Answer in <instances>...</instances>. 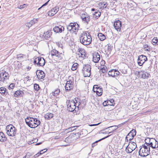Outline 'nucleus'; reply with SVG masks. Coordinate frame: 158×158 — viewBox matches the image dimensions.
I'll use <instances>...</instances> for the list:
<instances>
[{
	"instance_id": "60",
	"label": "nucleus",
	"mask_w": 158,
	"mask_h": 158,
	"mask_svg": "<svg viewBox=\"0 0 158 158\" xmlns=\"http://www.w3.org/2000/svg\"><path fill=\"white\" fill-rule=\"evenodd\" d=\"M2 97L0 96V102L2 101Z\"/></svg>"
},
{
	"instance_id": "24",
	"label": "nucleus",
	"mask_w": 158,
	"mask_h": 158,
	"mask_svg": "<svg viewBox=\"0 0 158 158\" xmlns=\"http://www.w3.org/2000/svg\"><path fill=\"white\" fill-rule=\"evenodd\" d=\"M52 32L51 31H48L46 32H44L42 35V37L44 39H47L50 37L51 35H52Z\"/></svg>"
},
{
	"instance_id": "16",
	"label": "nucleus",
	"mask_w": 158,
	"mask_h": 158,
	"mask_svg": "<svg viewBox=\"0 0 158 158\" xmlns=\"http://www.w3.org/2000/svg\"><path fill=\"white\" fill-rule=\"evenodd\" d=\"M59 10V8L58 7H55L48 12V15L50 16H52L56 14Z\"/></svg>"
},
{
	"instance_id": "39",
	"label": "nucleus",
	"mask_w": 158,
	"mask_h": 158,
	"mask_svg": "<svg viewBox=\"0 0 158 158\" xmlns=\"http://www.w3.org/2000/svg\"><path fill=\"white\" fill-rule=\"evenodd\" d=\"M134 136H133L131 134V133H129L126 136L127 139H129V141H131L132 140Z\"/></svg>"
},
{
	"instance_id": "13",
	"label": "nucleus",
	"mask_w": 158,
	"mask_h": 158,
	"mask_svg": "<svg viewBox=\"0 0 158 158\" xmlns=\"http://www.w3.org/2000/svg\"><path fill=\"white\" fill-rule=\"evenodd\" d=\"M147 60L146 56L143 55L139 56L138 59V64L140 66H142Z\"/></svg>"
},
{
	"instance_id": "20",
	"label": "nucleus",
	"mask_w": 158,
	"mask_h": 158,
	"mask_svg": "<svg viewBox=\"0 0 158 158\" xmlns=\"http://www.w3.org/2000/svg\"><path fill=\"white\" fill-rule=\"evenodd\" d=\"M81 18L82 21H85L87 24L88 23L90 20V17L89 16L86 14H84V15L81 17Z\"/></svg>"
},
{
	"instance_id": "45",
	"label": "nucleus",
	"mask_w": 158,
	"mask_h": 158,
	"mask_svg": "<svg viewBox=\"0 0 158 158\" xmlns=\"http://www.w3.org/2000/svg\"><path fill=\"white\" fill-rule=\"evenodd\" d=\"M50 1V0H48L47 2H46L43 5L41 6V7H40V8H39L38 10H40V9L42 8L44 6H46V5H47L48 4V2H49V1Z\"/></svg>"
},
{
	"instance_id": "33",
	"label": "nucleus",
	"mask_w": 158,
	"mask_h": 158,
	"mask_svg": "<svg viewBox=\"0 0 158 158\" xmlns=\"http://www.w3.org/2000/svg\"><path fill=\"white\" fill-rule=\"evenodd\" d=\"M114 70H111L108 72V74L109 76L114 77H115Z\"/></svg>"
},
{
	"instance_id": "18",
	"label": "nucleus",
	"mask_w": 158,
	"mask_h": 158,
	"mask_svg": "<svg viewBox=\"0 0 158 158\" xmlns=\"http://www.w3.org/2000/svg\"><path fill=\"white\" fill-rule=\"evenodd\" d=\"M36 74L39 79L44 78L45 76V74L42 70H37L36 72Z\"/></svg>"
},
{
	"instance_id": "64",
	"label": "nucleus",
	"mask_w": 158,
	"mask_h": 158,
	"mask_svg": "<svg viewBox=\"0 0 158 158\" xmlns=\"http://www.w3.org/2000/svg\"><path fill=\"white\" fill-rule=\"evenodd\" d=\"M31 68H30V67H28L27 69H28V70H29Z\"/></svg>"
},
{
	"instance_id": "57",
	"label": "nucleus",
	"mask_w": 158,
	"mask_h": 158,
	"mask_svg": "<svg viewBox=\"0 0 158 158\" xmlns=\"http://www.w3.org/2000/svg\"><path fill=\"white\" fill-rule=\"evenodd\" d=\"M29 77H27L25 78V79L27 80H28Z\"/></svg>"
},
{
	"instance_id": "26",
	"label": "nucleus",
	"mask_w": 158,
	"mask_h": 158,
	"mask_svg": "<svg viewBox=\"0 0 158 158\" xmlns=\"http://www.w3.org/2000/svg\"><path fill=\"white\" fill-rule=\"evenodd\" d=\"M0 93L3 95H6L7 94L8 92L6 88L1 87L0 88Z\"/></svg>"
},
{
	"instance_id": "4",
	"label": "nucleus",
	"mask_w": 158,
	"mask_h": 158,
	"mask_svg": "<svg viewBox=\"0 0 158 158\" xmlns=\"http://www.w3.org/2000/svg\"><path fill=\"white\" fill-rule=\"evenodd\" d=\"M78 103L76 99L75 100H69L67 101V109L69 111L73 112L74 111H76L77 110L76 108V103Z\"/></svg>"
},
{
	"instance_id": "27",
	"label": "nucleus",
	"mask_w": 158,
	"mask_h": 158,
	"mask_svg": "<svg viewBox=\"0 0 158 158\" xmlns=\"http://www.w3.org/2000/svg\"><path fill=\"white\" fill-rule=\"evenodd\" d=\"M7 138L2 132H0V141L4 142L6 141Z\"/></svg>"
},
{
	"instance_id": "38",
	"label": "nucleus",
	"mask_w": 158,
	"mask_h": 158,
	"mask_svg": "<svg viewBox=\"0 0 158 158\" xmlns=\"http://www.w3.org/2000/svg\"><path fill=\"white\" fill-rule=\"evenodd\" d=\"M60 92V90L59 89H57L52 93V94L54 96H56L58 95Z\"/></svg>"
},
{
	"instance_id": "14",
	"label": "nucleus",
	"mask_w": 158,
	"mask_h": 158,
	"mask_svg": "<svg viewBox=\"0 0 158 158\" xmlns=\"http://www.w3.org/2000/svg\"><path fill=\"white\" fill-rule=\"evenodd\" d=\"M114 26L115 30L117 31H120L121 29V22L119 20H116L114 23Z\"/></svg>"
},
{
	"instance_id": "34",
	"label": "nucleus",
	"mask_w": 158,
	"mask_h": 158,
	"mask_svg": "<svg viewBox=\"0 0 158 158\" xmlns=\"http://www.w3.org/2000/svg\"><path fill=\"white\" fill-rule=\"evenodd\" d=\"M111 128V129H109L111 130L112 131L109 132V134L112 132L114 130L117 129L118 128V127L116 126H111V127H108L107 128H106V129H107V128Z\"/></svg>"
},
{
	"instance_id": "63",
	"label": "nucleus",
	"mask_w": 158,
	"mask_h": 158,
	"mask_svg": "<svg viewBox=\"0 0 158 158\" xmlns=\"http://www.w3.org/2000/svg\"><path fill=\"white\" fill-rule=\"evenodd\" d=\"M95 9H94V8H92L91 9V10L92 11H95Z\"/></svg>"
},
{
	"instance_id": "36",
	"label": "nucleus",
	"mask_w": 158,
	"mask_h": 158,
	"mask_svg": "<svg viewBox=\"0 0 158 158\" xmlns=\"http://www.w3.org/2000/svg\"><path fill=\"white\" fill-rule=\"evenodd\" d=\"M93 15L95 16L96 19H98L101 15V13L100 11H98L94 12Z\"/></svg>"
},
{
	"instance_id": "12",
	"label": "nucleus",
	"mask_w": 158,
	"mask_h": 158,
	"mask_svg": "<svg viewBox=\"0 0 158 158\" xmlns=\"http://www.w3.org/2000/svg\"><path fill=\"white\" fill-rule=\"evenodd\" d=\"M34 62L35 64H37L38 65L43 66L45 64V61L43 58L39 57L36 58Z\"/></svg>"
},
{
	"instance_id": "15",
	"label": "nucleus",
	"mask_w": 158,
	"mask_h": 158,
	"mask_svg": "<svg viewBox=\"0 0 158 158\" xmlns=\"http://www.w3.org/2000/svg\"><path fill=\"white\" fill-rule=\"evenodd\" d=\"M65 87L66 91H69L72 89L73 87L72 81L71 80L67 81Z\"/></svg>"
},
{
	"instance_id": "6",
	"label": "nucleus",
	"mask_w": 158,
	"mask_h": 158,
	"mask_svg": "<svg viewBox=\"0 0 158 158\" xmlns=\"http://www.w3.org/2000/svg\"><path fill=\"white\" fill-rule=\"evenodd\" d=\"M6 131L8 135L9 136H13L16 133L15 127L11 124L6 127Z\"/></svg>"
},
{
	"instance_id": "61",
	"label": "nucleus",
	"mask_w": 158,
	"mask_h": 158,
	"mask_svg": "<svg viewBox=\"0 0 158 158\" xmlns=\"http://www.w3.org/2000/svg\"><path fill=\"white\" fill-rule=\"evenodd\" d=\"M144 48H148V45H145L144 46Z\"/></svg>"
},
{
	"instance_id": "52",
	"label": "nucleus",
	"mask_w": 158,
	"mask_h": 158,
	"mask_svg": "<svg viewBox=\"0 0 158 158\" xmlns=\"http://www.w3.org/2000/svg\"><path fill=\"white\" fill-rule=\"evenodd\" d=\"M108 103V102H107L106 101H105L103 103V105L105 106H107L108 105H110H110H109V104H107V103Z\"/></svg>"
},
{
	"instance_id": "22",
	"label": "nucleus",
	"mask_w": 158,
	"mask_h": 158,
	"mask_svg": "<svg viewBox=\"0 0 158 158\" xmlns=\"http://www.w3.org/2000/svg\"><path fill=\"white\" fill-rule=\"evenodd\" d=\"M38 19H34L30 21L29 22L26 23L25 25L28 28L31 27L32 25L36 23L38 20Z\"/></svg>"
},
{
	"instance_id": "54",
	"label": "nucleus",
	"mask_w": 158,
	"mask_h": 158,
	"mask_svg": "<svg viewBox=\"0 0 158 158\" xmlns=\"http://www.w3.org/2000/svg\"><path fill=\"white\" fill-rule=\"evenodd\" d=\"M100 123H98V124H90V125H89L90 126H97Z\"/></svg>"
},
{
	"instance_id": "41",
	"label": "nucleus",
	"mask_w": 158,
	"mask_h": 158,
	"mask_svg": "<svg viewBox=\"0 0 158 158\" xmlns=\"http://www.w3.org/2000/svg\"><path fill=\"white\" fill-rule=\"evenodd\" d=\"M129 133H131L132 135L134 136L136 135V132L135 130L133 129Z\"/></svg>"
},
{
	"instance_id": "3",
	"label": "nucleus",
	"mask_w": 158,
	"mask_h": 158,
	"mask_svg": "<svg viewBox=\"0 0 158 158\" xmlns=\"http://www.w3.org/2000/svg\"><path fill=\"white\" fill-rule=\"evenodd\" d=\"M150 148L146 142L143 145L142 147L140 149L139 152V155L141 156L145 157L148 156L150 154Z\"/></svg>"
},
{
	"instance_id": "21",
	"label": "nucleus",
	"mask_w": 158,
	"mask_h": 158,
	"mask_svg": "<svg viewBox=\"0 0 158 158\" xmlns=\"http://www.w3.org/2000/svg\"><path fill=\"white\" fill-rule=\"evenodd\" d=\"M77 51L79 52L78 54V55H81V57L83 58H85V55L86 52L84 49L79 48L77 49Z\"/></svg>"
},
{
	"instance_id": "2",
	"label": "nucleus",
	"mask_w": 158,
	"mask_h": 158,
	"mask_svg": "<svg viewBox=\"0 0 158 158\" xmlns=\"http://www.w3.org/2000/svg\"><path fill=\"white\" fill-rule=\"evenodd\" d=\"M26 124L31 128L37 127L40 124V121L37 118L32 117H27L25 119Z\"/></svg>"
},
{
	"instance_id": "1",
	"label": "nucleus",
	"mask_w": 158,
	"mask_h": 158,
	"mask_svg": "<svg viewBox=\"0 0 158 158\" xmlns=\"http://www.w3.org/2000/svg\"><path fill=\"white\" fill-rule=\"evenodd\" d=\"M79 39L80 42L84 45H89L92 41L91 35L87 32L82 33Z\"/></svg>"
},
{
	"instance_id": "37",
	"label": "nucleus",
	"mask_w": 158,
	"mask_h": 158,
	"mask_svg": "<svg viewBox=\"0 0 158 158\" xmlns=\"http://www.w3.org/2000/svg\"><path fill=\"white\" fill-rule=\"evenodd\" d=\"M102 88H100L98 89L97 90V91H96V94L98 96H101L102 94Z\"/></svg>"
},
{
	"instance_id": "46",
	"label": "nucleus",
	"mask_w": 158,
	"mask_h": 158,
	"mask_svg": "<svg viewBox=\"0 0 158 158\" xmlns=\"http://www.w3.org/2000/svg\"><path fill=\"white\" fill-rule=\"evenodd\" d=\"M153 153L155 155H158V149H156L155 150H154V152H153Z\"/></svg>"
},
{
	"instance_id": "35",
	"label": "nucleus",
	"mask_w": 158,
	"mask_h": 158,
	"mask_svg": "<svg viewBox=\"0 0 158 158\" xmlns=\"http://www.w3.org/2000/svg\"><path fill=\"white\" fill-rule=\"evenodd\" d=\"M78 64L77 63H75L72 65L71 69L73 71L75 70L77 68Z\"/></svg>"
},
{
	"instance_id": "55",
	"label": "nucleus",
	"mask_w": 158,
	"mask_h": 158,
	"mask_svg": "<svg viewBox=\"0 0 158 158\" xmlns=\"http://www.w3.org/2000/svg\"><path fill=\"white\" fill-rule=\"evenodd\" d=\"M22 57H23L22 56H21V54H19V55H18V58H21Z\"/></svg>"
},
{
	"instance_id": "43",
	"label": "nucleus",
	"mask_w": 158,
	"mask_h": 158,
	"mask_svg": "<svg viewBox=\"0 0 158 158\" xmlns=\"http://www.w3.org/2000/svg\"><path fill=\"white\" fill-rule=\"evenodd\" d=\"M107 45L108 50L109 51V52H110L112 50V47L111 46L110 44H108Z\"/></svg>"
},
{
	"instance_id": "23",
	"label": "nucleus",
	"mask_w": 158,
	"mask_h": 158,
	"mask_svg": "<svg viewBox=\"0 0 158 158\" xmlns=\"http://www.w3.org/2000/svg\"><path fill=\"white\" fill-rule=\"evenodd\" d=\"M100 59V56L98 53H94L93 55V61L95 63H98Z\"/></svg>"
},
{
	"instance_id": "51",
	"label": "nucleus",
	"mask_w": 158,
	"mask_h": 158,
	"mask_svg": "<svg viewBox=\"0 0 158 158\" xmlns=\"http://www.w3.org/2000/svg\"><path fill=\"white\" fill-rule=\"evenodd\" d=\"M23 6H27V5L26 4H24L22 5H20L18 7L20 9H22L24 8V7Z\"/></svg>"
},
{
	"instance_id": "58",
	"label": "nucleus",
	"mask_w": 158,
	"mask_h": 158,
	"mask_svg": "<svg viewBox=\"0 0 158 158\" xmlns=\"http://www.w3.org/2000/svg\"><path fill=\"white\" fill-rule=\"evenodd\" d=\"M41 143H36V144H35V145H38L40 144Z\"/></svg>"
},
{
	"instance_id": "29",
	"label": "nucleus",
	"mask_w": 158,
	"mask_h": 158,
	"mask_svg": "<svg viewBox=\"0 0 158 158\" xmlns=\"http://www.w3.org/2000/svg\"><path fill=\"white\" fill-rule=\"evenodd\" d=\"M98 36L99 40L101 41L104 40L106 39L105 35L101 33H98Z\"/></svg>"
},
{
	"instance_id": "44",
	"label": "nucleus",
	"mask_w": 158,
	"mask_h": 158,
	"mask_svg": "<svg viewBox=\"0 0 158 158\" xmlns=\"http://www.w3.org/2000/svg\"><path fill=\"white\" fill-rule=\"evenodd\" d=\"M15 86V84L14 83L11 84L9 86V89H13Z\"/></svg>"
},
{
	"instance_id": "19",
	"label": "nucleus",
	"mask_w": 158,
	"mask_h": 158,
	"mask_svg": "<svg viewBox=\"0 0 158 158\" xmlns=\"http://www.w3.org/2000/svg\"><path fill=\"white\" fill-rule=\"evenodd\" d=\"M64 27L61 25H59V26H56L54 27L53 30L56 33L61 32L64 30Z\"/></svg>"
},
{
	"instance_id": "28",
	"label": "nucleus",
	"mask_w": 158,
	"mask_h": 158,
	"mask_svg": "<svg viewBox=\"0 0 158 158\" xmlns=\"http://www.w3.org/2000/svg\"><path fill=\"white\" fill-rule=\"evenodd\" d=\"M106 2H102L98 3V6L100 7V9H103L106 8L107 5Z\"/></svg>"
},
{
	"instance_id": "40",
	"label": "nucleus",
	"mask_w": 158,
	"mask_h": 158,
	"mask_svg": "<svg viewBox=\"0 0 158 158\" xmlns=\"http://www.w3.org/2000/svg\"><path fill=\"white\" fill-rule=\"evenodd\" d=\"M34 88L35 90L37 91L39 89V86L37 84H35L34 85Z\"/></svg>"
},
{
	"instance_id": "50",
	"label": "nucleus",
	"mask_w": 158,
	"mask_h": 158,
	"mask_svg": "<svg viewBox=\"0 0 158 158\" xmlns=\"http://www.w3.org/2000/svg\"><path fill=\"white\" fill-rule=\"evenodd\" d=\"M97 87V85H95L93 86V91H94V92L96 93V91H97V90L96 89V87Z\"/></svg>"
},
{
	"instance_id": "49",
	"label": "nucleus",
	"mask_w": 158,
	"mask_h": 158,
	"mask_svg": "<svg viewBox=\"0 0 158 158\" xmlns=\"http://www.w3.org/2000/svg\"><path fill=\"white\" fill-rule=\"evenodd\" d=\"M30 156V155L29 153H27V154L23 157V158H29Z\"/></svg>"
},
{
	"instance_id": "7",
	"label": "nucleus",
	"mask_w": 158,
	"mask_h": 158,
	"mask_svg": "<svg viewBox=\"0 0 158 158\" xmlns=\"http://www.w3.org/2000/svg\"><path fill=\"white\" fill-rule=\"evenodd\" d=\"M91 66L89 64L84 65L82 72L84 77H89L90 75Z\"/></svg>"
},
{
	"instance_id": "48",
	"label": "nucleus",
	"mask_w": 158,
	"mask_h": 158,
	"mask_svg": "<svg viewBox=\"0 0 158 158\" xmlns=\"http://www.w3.org/2000/svg\"><path fill=\"white\" fill-rule=\"evenodd\" d=\"M100 71L101 72H102L103 73H106V69H105L104 68H102L101 69V70Z\"/></svg>"
},
{
	"instance_id": "5",
	"label": "nucleus",
	"mask_w": 158,
	"mask_h": 158,
	"mask_svg": "<svg viewBox=\"0 0 158 158\" xmlns=\"http://www.w3.org/2000/svg\"><path fill=\"white\" fill-rule=\"evenodd\" d=\"M67 29L68 31L76 34L79 29V25L77 23H71L67 26Z\"/></svg>"
},
{
	"instance_id": "9",
	"label": "nucleus",
	"mask_w": 158,
	"mask_h": 158,
	"mask_svg": "<svg viewBox=\"0 0 158 158\" xmlns=\"http://www.w3.org/2000/svg\"><path fill=\"white\" fill-rule=\"evenodd\" d=\"M136 146V144L135 143L133 142H131L126 148V152L128 153H131L133 150H135Z\"/></svg>"
},
{
	"instance_id": "62",
	"label": "nucleus",
	"mask_w": 158,
	"mask_h": 158,
	"mask_svg": "<svg viewBox=\"0 0 158 158\" xmlns=\"http://www.w3.org/2000/svg\"><path fill=\"white\" fill-rule=\"evenodd\" d=\"M129 140V139H127L126 137V141H127V142H128V141Z\"/></svg>"
},
{
	"instance_id": "32",
	"label": "nucleus",
	"mask_w": 158,
	"mask_h": 158,
	"mask_svg": "<svg viewBox=\"0 0 158 158\" xmlns=\"http://www.w3.org/2000/svg\"><path fill=\"white\" fill-rule=\"evenodd\" d=\"M152 42L154 45H158V40L156 37H154L152 40Z\"/></svg>"
},
{
	"instance_id": "42",
	"label": "nucleus",
	"mask_w": 158,
	"mask_h": 158,
	"mask_svg": "<svg viewBox=\"0 0 158 158\" xmlns=\"http://www.w3.org/2000/svg\"><path fill=\"white\" fill-rule=\"evenodd\" d=\"M44 150H41L39 152H38L37 154H36L34 156V157H36V156H38L39 155L43 154L44 152H43Z\"/></svg>"
},
{
	"instance_id": "31",
	"label": "nucleus",
	"mask_w": 158,
	"mask_h": 158,
	"mask_svg": "<svg viewBox=\"0 0 158 158\" xmlns=\"http://www.w3.org/2000/svg\"><path fill=\"white\" fill-rule=\"evenodd\" d=\"M110 135H108L103 138H102L98 140H97V141H95V142H94V143H93L92 144V147H94L97 144V142H99L102 140H103L104 139H105L106 138H107L108 137H109L110 136Z\"/></svg>"
},
{
	"instance_id": "47",
	"label": "nucleus",
	"mask_w": 158,
	"mask_h": 158,
	"mask_svg": "<svg viewBox=\"0 0 158 158\" xmlns=\"http://www.w3.org/2000/svg\"><path fill=\"white\" fill-rule=\"evenodd\" d=\"M114 71H115V72H114L115 77L117 76H118L120 74L119 72L116 70H114Z\"/></svg>"
},
{
	"instance_id": "10",
	"label": "nucleus",
	"mask_w": 158,
	"mask_h": 158,
	"mask_svg": "<svg viewBox=\"0 0 158 158\" xmlns=\"http://www.w3.org/2000/svg\"><path fill=\"white\" fill-rule=\"evenodd\" d=\"M9 74L6 71H0V82H4L9 79Z\"/></svg>"
},
{
	"instance_id": "53",
	"label": "nucleus",
	"mask_w": 158,
	"mask_h": 158,
	"mask_svg": "<svg viewBox=\"0 0 158 158\" xmlns=\"http://www.w3.org/2000/svg\"><path fill=\"white\" fill-rule=\"evenodd\" d=\"M79 126H77L74 127H72L71 130H74L76 129V128L78 127H79Z\"/></svg>"
},
{
	"instance_id": "30",
	"label": "nucleus",
	"mask_w": 158,
	"mask_h": 158,
	"mask_svg": "<svg viewBox=\"0 0 158 158\" xmlns=\"http://www.w3.org/2000/svg\"><path fill=\"white\" fill-rule=\"evenodd\" d=\"M53 117V114L51 113H47L44 116V118L46 119L49 120Z\"/></svg>"
},
{
	"instance_id": "17",
	"label": "nucleus",
	"mask_w": 158,
	"mask_h": 158,
	"mask_svg": "<svg viewBox=\"0 0 158 158\" xmlns=\"http://www.w3.org/2000/svg\"><path fill=\"white\" fill-rule=\"evenodd\" d=\"M138 74L139 76H141V77L143 79L148 78L150 76V74L149 73L143 71H139L138 73Z\"/></svg>"
},
{
	"instance_id": "11",
	"label": "nucleus",
	"mask_w": 158,
	"mask_h": 158,
	"mask_svg": "<svg viewBox=\"0 0 158 158\" xmlns=\"http://www.w3.org/2000/svg\"><path fill=\"white\" fill-rule=\"evenodd\" d=\"M52 56H55L57 57L59 59L61 60L62 58L63 54L60 53L55 49L52 50L49 52Z\"/></svg>"
},
{
	"instance_id": "59",
	"label": "nucleus",
	"mask_w": 158,
	"mask_h": 158,
	"mask_svg": "<svg viewBox=\"0 0 158 158\" xmlns=\"http://www.w3.org/2000/svg\"><path fill=\"white\" fill-rule=\"evenodd\" d=\"M99 88H100L99 87L98 85H97V87H96V89L98 90V89H99Z\"/></svg>"
},
{
	"instance_id": "56",
	"label": "nucleus",
	"mask_w": 158,
	"mask_h": 158,
	"mask_svg": "<svg viewBox=\"0 0 158 158\" xmlns=\"http://www.w3.org/2000/svg\"><path fill=\"white\" fill-rule=\"evenodd\" d=\"M43 150H44L43 152H44V153L46 152L47 151V149H43Z\"/></svg>"
},
{
	"instance_id": "25",
	"label": "nucleus",
	"mask_w": 158,
	"mask_h": 158,
	"mask_svg": "<svg viewBox=\"0 0 158 158\" xmlns=\"http://www.w3.org/2000/svg\"><path fill=\"white\" fill-rule=\"evenodd\" d=\"M24 94V93L22 91L17 90L14 93L15 96L18 97H21Z\"/></svg>"
},
{
	"instance_id": "8",
	"label": "nucleus",
	"mask_w": 158,
	"mask_h": 158,
	"mask_svg": "<svg viewBox=\"0 0 158 158\" xmlns=\"http://www.w3.org/2000/svg\"><path fill=\"white\" fill-rule=\"evenodd\" d=\"M146 140L149 141V143L146 142V143H148L150 147H151L153 148H156L158 147V142L154 138H148Z\"/></svg>"
}]
</instances>
